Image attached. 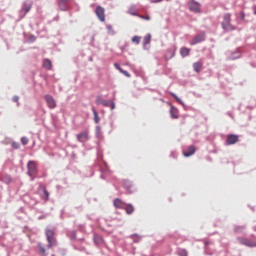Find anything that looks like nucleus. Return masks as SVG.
I'll list each match as a JSON object with an SVG mask.
<instances>
[{
	"mask_svg": "<svg viewBox=\"0 0 256 256\" xmlns=\"http://www.w3.org/2000/svg\"><path fill=\"white\" fill-rule=\"evenodd\" d=\"M46 241L48 243L47 249L51 247H57V238H55V229H46L45 230Z\"/></svg>",
	"mask_w": 256,
	"mask_h": 256,
	"instance_id": "obj_1",
	"label": "nucleus"
},
{
	"mask_svg": "<svg viewBox=\"0 0 256 256\" xmlns=\"http://www.w3.org/2000/svg\"><path fill=\"white\" fill-rule=\"evenodd\" d=\"M222 28L224 29V31H235L236 27L233 24H231L230 13H226L224 15V19L222 21Z\"/></svg>",
	"mask_w": 256,
	"mask_h": 256,
	"instance_id": "obj_2",
	"label": "nucleus"
},
{
	"mask_svg": "<svg viewBox=\"0 0 256 256\" xmlns=\"http://www.w3.org/2000/svg\"><path fill=\"white\" fill-rule=\"evenodd\" d=\"M28 175L31 177L32 181L35 180V175H37V163L35 161H29L27 163Z\"/></svg>",
	"mask_w": 256,
	"mask_h": 256,
	"instance_id": "obj_3",
	"label": "nucleus"
},
{
	"mask_svg": "<svg viewBox=\"0 0 256 256\" xmlns=\"http://www.w3.org/2000/svg\"><path fill=\"white\" fill-rule=\"evenodd\" d=\"M189 9L190 11H193L194 13H201V4L198 2L191 0L189 2Z\"/></svg>",
	"mask_w": 256,
	"mask_h": 256,
	"instance_id": "obj_4",
	"label": "nucleus"
},
{
	"mask_svg": "<svg viewBox=\"0 0 256 256\" xmlns=\"http://www.w3.org/2000/svg\"><path fill=\"white\" fill-rule=\"evenodd\" d=\"M95 14L98 17L99 21L102 23L105 22V8L98 6L95 10Z\"/></svg>",
	"mask_w": 256,
	"mask_h": 256,
	"instance_id": "obj_5",
	"label": "nucleus"
},
{
	"mask_svg": "<svg viewBox=\"0 0 256 256\" xmlns=\"http://www.w3.org/2000/svg\"><path fill=\"white\" fill-rule=\"evenodd\" d=\"M45 101L49 107V109H55L57 107V103L55 102V99L51 95L45 96Z\"/></svg>",
	"mask_w": 256,
	"mask_h": 256,
	"instance_id": "obj_6",
	"label": "nucleus"
},
{
	"mask_svg": "<svg viewBox=\"0 0 256 256\" xmlns=\"http://www.w3.org/2000/svg\"><path fill=\"white\" fill-rule=\"evenodd\" d=\"M76 139L79 141V143H85L86 141H89V133L81 132L80 134L76 135Z\"/></svg>",
	"mask_w": 256,
	"mask_h": 256,
	"instance_id": "obj_7",
	"label": "nucleus"
},
{
	"mask_svg": "<svg viewBox=\"0 0 256 256\" xmlns=\"http://www.w3.org/2000/svg\"><path fill=\"white\" fill-rule=\"evenodd\" d=\"M239 142V136L235 134H230L227 136L226 143L227 145H235V143Z\"/></svg>",
	"mask_w": 256,
	"mask_h": 256,
	"instance_id": "obj_8",
	"label": "nucleus"
},
{
	"mask_svg": "<svg viewBox=\"0 0 256 256\" xmlns=\"http://www.w3.org/2000/svg\"><path fill=\"white\" fill-rule=\"evenodd\" d=\"M239 241L242 245H245L246 247H256V242L250 239L241 238L239 239Z\"/></svg>",
	"mask_w": 256,
	"mask_h": 256,
	"instance_id": "obj_9",
	"label": "nucleus"
},
{
	"mask_svg": "<svg viewBox=\"0 0 256 256\" xmlns=\"http://www.w3.org/2000/svg\"><path fill=\"white\" fill-rule=\"evenodd\" d=\"M113 205L116 209H124L125 208V202H123V200L119 199V198H116L114 201H113Z\"/></svg>",
	"mask_w": 256,
	"mask_h": 256,
	"instance_id": "obj_10",
	"label": "nucleus"
},
{
	"mask_svg": "<svg viewBox=\"0 0 256 256\" xmlns=\"http://www.w3.org/2000/svg\"><path fill=\"white\" fill-rule=\"evenodd\" d=\"M203 41H205V35L200 34V35L196 36L193 39V41L190 42V45H197V43H203Z\"/></svg>",
	"mask_w": 256,
	"mask_h": 256,
	"instance_id": "obj_11",
	"label": "nucleus"
},
{
	"mask_svg": "<svg viewBox=\"0 0 256 256\" xmlns=\"http://www.w3.org/2000/svg\"><path fill=\"white\" fill-rule=\"evenodd\" d=\"M195 151V146L191 145L186 151L183 152V155L184 157H191V155H195Z\"/></svg>",
	"mask_w": 256,
	"mask_h": 256,
	"instance_id": "obj_12",
	"label": "nucleus"
},
{
	"mask_svg": "<svg viewBox=\"0 0 256 256\" xmlns=\"http://www.w3.org/2000/svg\"><path fill=\"white\" fill-rule=\"evenodd\" d=\"M110 101L104 100L103 97L98 96L96 98V105H103L104 107H109Z\"/></svg>",
	"mask_w": 256,
	"mask_h": 256,
	"instance_id": "obj_13",
	"label": "nucleus"
},
{
	"mask_svg": "<svg viewBox=\"0 0 256 256\" xmlns=\"http://www.w3.org/2000/svg\"><path fill=\"white\" fill-rule=\"evenodd\" d=\"M170 115L172 119H179V110L175 106L170 107Z\"/></svg>",
	"mask_w": 256,
	"mask_h": 256,
	"instance_id": "obj_14",
	"label": "nucleus"
},
{
	"mask_svg": "<svg viewBox=\"0 0 256 256\" xmlns=\"http://www.w3.org/2000/svg\"><path fill=\"white\" fill-rule=\"evenodd\" d=\"M125 211L127 213V215H133L134 211H135V207L132 204H125Z\"/></svg>",
	"mask_w": 256,
	"mask_h": 256,
	"instance_id": "obj_15",
	"label": "nucleus"
},
{
	"mask_svg": "<svg viewBox=\"0 0 256 256\" xmlns=\"http://www.w3.org/2000/svg\"><path fill=\"white\" fill-rule=\"evenodd\" d=\"M43 67H44L45 69H48V71H51V69L53 68V64H52L51 60H49V59H44V60H43Z\"/></svg>",
	"mask_w": 256,
	"mask_h": 256,
	"instance_id": "obj_16",
	"label": "nucleus"
},
{
	"mask_svg": "<svg viewBox=\"0 0 256 256\" xmlns=\"http://www.w3.org/2000/svg\"><path fill=\"white\" fill-rule=\"evenodd\" d=\"M189 53H191V49H189L187 47L180 48L181 57H188Z\"/></svg>",
	"mask_w": 256,
	"mask_h": 256,
	"instance_id": "obj_17",
	"label": "nucleus"
},
{
	"mask_svg": "<svg viewBox=\"0 0 256 256\" xmlns=\"http://www.w3.org/2000/svg\"><path fill=\"white\" fill-rule=\"evenodd\" d=\"M201 67H203V63L201 62H195L193 64V69L196 73H201Z\"/></svg>",
	"mask_w": 256,
	"mask_h": 256,
	"instance_id": "obj_18",
	"label": "nucleus"
},
{
	"mask_svg": "<svg viewBox=\"0 0 256 256\" xmlns=\"http://www.w3.org/2000/svg\"><path fill=\"white\" fill-rule=\"evenodd\" d=\"M40 255H46L47 251L45 250V246L42 243L38 244Z\"/></svg>",
	"mask_w": 256,
	"mask_h": 256,
	"instance_id": "obj_19",
	"label": "nucleus"
},
{
	"mask_svg": "<svg viewBox=\"0 0 256 256\" xmlns=\"http://www.w3.org/2000/svg\"><path fill=\"white\" fill-rule=\"evenodd\" d=\"M92 113H93V116H94L95 123H99V121H100L99 114L97 113V110H95V108H92Z\"/></svg>",
	"mask_w": 256,
	"mask_h": 256,
	"instance_id": "obj_20",
	"label": "nucleus"
},
{
	"mask_svg": "<svg viewBox=\"0 0 256 256\" xmlns=\"http://www.w3.org/2000/svg\"><path fill=\"white\" fill-rule=\"evenodd\" d=\"M23 11H24L25 15H27V13H29L31 11V4H24Z\"/></svg>",
	"mask_w": 256,
	"mask_h": 256,
	"instance_id": "obj_21",
	"label": "nucleus"
},
{
	"mask_svg": "<svg viewBox=\"0 0 256 256\" xmlns=\"http://www.w3.org/2000/svg\"><path fill=\"white\" fill-rule=\"evenodd\" d=\"M151 43V34H147L144 37V45H149Z\"/></svg>",
	"mask_w": 256,
	"mask_h": 256,
	"instance_id": "obj_22",
	"label": "nucleus"
},
{
	"mask_svg": "<svg viewBox=\"0 0 256 256\" xmlns=\"http://www.w3.org/2000/svg\"><path fill=\"white\" fill-rule=\"evenodd\" d=\"M132 43H136L137 45H139L141 43V38L139 36H134L132 38Z\"/></svg>",
	"mask_w": 256,
	"mask_h": 256,
	"instance_id": "obj_23",
	"label": "nucleus"
},
{
	"mask_svg": "<svg viewBox=\"0 0 256 256\" xmlns=\"http://www.w3.org/2000/svg\"><path fill=\"white\" fill-rule=\"evenodd\" d=\"M103 241V238L97 234L94 235V243H101Z\"/></svg>",
	"mask_w": 256,
	"mask_h": 256,
	"instance_id": "obj_24",
	"label": "nucleus"
},
{
	"mask_svg": "<svg viewBox=\"0 0 256 256\" xmlns=\"http://www.w3.org/2000/svg\"><path fill=\"white\" fill-rule=\"evenodd\" d=\"M120 73H122L123 75H125V77H131V74H129V72L123 70L122 68H119Z\"/></svg>",
	"mask_w": 256,
	"mask_h": 256,
	"instance_id": "obj_25",
	"label": "nucleus"
},
{
	"mask_svg": "<svg viewBox=\"0 0 256 256\" xmlns=\"http://www.w3.org/2000/svg\"><path fill=\"white\" fill-rule=\"evenodd\" d=\"M21 143H22V145H27V143H29V139L27 137H22Z\"/></svg>",
	"mask_w": 256,
	"mask_h": 256,
	"instance_id": "obj_26",
	"label": "nucleus"
},
{
	"mask_svg": "<svg viewBox=\"0 0 256 256\" xmlns=\"http://www.w3.org/2000/svg\"><path fill=\"white\" fill-rule=\"evenodd\" d=\"M44 195H45V200L47 201V200H49V193H48V191H47V189H45L44 188Z\"/></svg>",
	"mask_w": 256,
	"mask_h": 256,
	"instance_id": "obj_27",
	"label": "nucleus"
},
{
	"mask_svg": "<svg viewBox=\"0 0 256 256\" xmlns=\"http://www.w3.org/2000/svg\"><path fill=\"white\" fill-rule=\"evenodd\" d=\"M12 147L13 149H19V143L17 142L12 143Z\"/></svg>",
	"mask_w": 256,
	"mask_h": 256,
	"instance_id": "obj_28",
	"label": "nucleus"
},
{
	"mask_svg": "<svg viewBox=\"0 0 256 256\" xmlns=\"http://www.w3.org/2000/svg\"><path fill=\"white\" fill-rule=\"evenodd\" d=\"M70 238H71V239H77V233H76L75 231L72 232Z\"/></svg>",
	"mask_w": 256,
	"mask_h": 256,
	"instance_id": "obj_29",
	"label": "nucleus"
},
{
	"mask_svg": "<svg viewBox=\"0 0 256 256\" xmlns=\"http://www.w3.org/2000/svg\"><path fill=\"white\" fill-rule=\"evenodd\" d=\"M172 97H174V99H176V101H177L178 103H181V99H179V97H177V95H175V94L172 93Z\"/></svg>",
	"mask_w": 256,
	"mask_h": 256,
	"instance_id": "obj_30",
	"label": "nucleus"
},
{
	"mask_svg": "<svg viewBox=\"0 0 256 256\" xmlns=\"http://www.w3.org/2000/svg\"><path fill=\"white\" fill-rule=\"evenodd\" d=\"M109 107H110V109L114 110L115 109V103L110 101Z\"/></svg>",
	"mask_w": 256,
	"mask_h": 256,
	"instance_id": "obj_31",
	"label": "nucleus"
},
{
	"mask_svg": "<svg viewBox=\"0 0 256 256\" xmlns=\"http://www.w3.org/2000/svg\"><path fill=\"white\" fill-rule=\"evenodd\" d=\"M240 18L242 19V21L245 20V12L240 13Z\"/></svg>",
	"mask_w": 256,
	"mask_h": 256,
	"instance_id": "obj_32",
	"label": "nucleus"
},
{
	"mask_svg": "<svg viewBox=\"0 0 256 256\" xmlns=\"http://www.w3.org/2000/svg\"><path fill=\"white\" fill-rule=\"evenodd\" d=\"M141 17V19H145V21H149V19H151V17H149V16H140Z\"/></svg>",
	"mask_w": 256,
	"mask_h": 256,
	"instance_id": "obj_33",
	"label": "nucleus"
},
{
	"mask_svg": "<svg viewBox=\"0 0 256 256\" xmlns=\"http://www.w3.org/2000/svg\"><path fill=\"white\" fill-rule=\"evenodd\" d=\"M13 101H14V103H18L19 102V98L17 96H14L13 97Z\"/></svg>",
	"mask_w": 256,
	"mask_h": 256,
	"instance_id": "obj_34",
	"label": "nucleus"
},
{
	"mask_svg": "<svg viewBox=\"0 0 256 256\" xmlns=\"http://www.w3.org/2000/svg\"><path fill=\"white\" fill-rule=\"evenodd\" d=\"M107 29H108V31H113V26L108 25V26H107Z\"/></svg>",
	"mask_w": 256,
	"mask_h": 256,
	"instance_id": "obj_35",
	"label": "nucleus"
},
{
	"mask_svg": "<svg viewBox=\"0 0 256 256\" xmlns=\"http://www.w3.org/2000/svg\"><path fill=\"white\" fill-rule=\"evenodd\" d=\"M69 0H58V3H67Z\"/></svg>",
	"mask_w": 256,
	"mask_h": 256,
	"instance_id": "obj_36",
	"label": "nucleus"
},
{
	"mask_svg": "<svg viewBox=\"0 0 256 256\" xmlns=\"http://www.w3.org/2000/svg\"><path fill=\"white\" fill-rule=\"evenodd\" d=\"M160 1H163V0H152V3H160Z\"/></svg>",
	"mask_w": 256,
	"mask_h": 256,
	"instance_id": "obj_37",
	"label": "nucleus"
},
{
	"mask_svg": "<svg viewBox=\"0 0 256 256\" xmlns=\"http://www.w3.org/2000/svg\"><path fill=\"white\" fill-rule=\"evenodd\" d=\"M114 67H116V69H118V71H119V69H121V68L119 67V64H114Z\"/></svg>",
	"mask_w": 256,
	"mask_h": 256,
	"instance_id": "obj_38",
	"label": "nucleus"
},
{
	"mask_svg": "<svg viewBox=\"0 0 256 256\" xmlns=\"http://www.w3.org/2000/svg\"><path fill=\"white\" fill-rule=\"evenodd\" d=\"M205 245H206V246H207V245H211V242L206 241V242H205Z\"/></svg>",
	"mask_w": 256,
	"mask_h": 256,
	"instance_id": "obj_39",
	"label": "nucleus"
},
{
	"mask_svg": "<svg viewBox=\"0 0 256 256\" xmlns=\"http://www.w3.org/2000/svg\"><path fill=\"white\" fill-rule=\"evenodd\" d=\"M254 15H256V5L254 6Z\"/></svg>",
	"mask_w": 256,
	"mask_h": 256,
	"instance_id": "obj_40",
	"label": "nucleus"
},
{
	"mask_svg": "<svg viewBox=\"0 0 256 256\" xmlns=\"http://www.w3.org/2000/svg\"><path fill=\"white\" fill-rule=\"evenodd\" d=\"M51 256H55V254H52Z\"/></svg>",
	"mask_w": 256,
	"mask_h": 256,
	"instance_id": "obj_41",
	"label": "nucleus"
}]
</instances>
